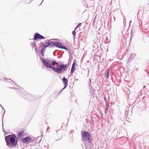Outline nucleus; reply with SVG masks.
Masks as SVG:
<instances>
[{
    "mask_svg": "<svg viewBox=\"0 0 149 149\" xmlns=\"http://www.w3.org/2000/svg\"><path fill=\"white\" fill-rule=\"evenodd\" d=\"M41 61L46 67L52 69L59 74L65 71L68 67V64H59L57 62L47 59L45 60L44 58H41Z\"/></svg>",
    "mask_w": 149,
    "mask_h": 149,
    "instance_id": "obj_1",
    "label": "nucleus"
},
{
    "mask_svg": "<svg viewBox=\"0 0 149 149\" xmlns=\"http://www.w3.org/2000/svg\"><path fill=\"white\" fill-rule=\"evenodd\" d=\"M17 138L15 134H10L6 136L5 138L6 145L11 148L16 147L17 145V140H15Z\"/></svg>",
    "mask_w": 149,
    "mask_h": 149,
    "instance_id": "obj_2",
    "label": "nucleus"
},
{
    "mask_svg": "<svg viewBox=\"0 0 149 149\" xmlns=\"http://www.w3.org/2000/svg\"><path fill=\"white\" fill-rule=\"evenodd\" d=\"M81 141L82 142L89 141L91 137V134L88 132L81 131Z\"/></svg>",
    "mask_w": 149,
    "mask_h": 149,
    "instance_id": "obj_3",
    "label": "nucleus"
},
{
    "mask_svg": "<svg viewBox=\"0 0 149 149\" xmlns=\"http://www.w3.org/2000/svg\"><path fill=\"white\" fill-rule=\"evenodd\" d=\"M49 47H53L55 46L61 49H64L66 50H68L67 48L63 46L61 42H57L49 41Z\"/></svg>",
    "mask_w": 149,
    "mask_h": 149,
    "instance_id": "obj_4",
    "label": "nucleus"
},
{
    "mask_svg": "<svg viewBox=\"0 0 149 149\" xmlns=\"http://www.w3.org/2000/svg\"><path fill=\"white\" fill-rule=\"evenodd\" d=\"M33 39L34 40H37L38 39H45V38L39 34L36 33Z\"/></svg>",
    "mask_w": 149,
    "mask_h": 149,
    "instance_id": "obj_5",
    "label": "nucleus"
},
{
    "mask_svg": "<svg viewBox=\"0 0 149 149\" xmlns=\"http://www.w3.org/2000/svg\"><path fill=\"white\" fill-rule=\"evenodd\" d=\"M62 81L64 84L65 88H66L68 86V80L66 78L63 77L62 79Z\"/></svg>",
    "mask_w": 149,
    "mask_h": 149,
    "instance_id": "obj_6",
    "label": "nucleus"
},
{
    "mask_svg": "<svg viewBox=\"0 0 149 149\" xmlns=\"http://www.w3.org/2000/svg\"><path fill=\"white\" fill-rule=\"evenodd\" d=\"M31 139V137L29 136H27L24 138H23L22 141L24 143H26L28 141H29Z\"/></svg>",
    "mask_w": 149,
    "mask_h": 149,
    "instance_id": "obj_7",
    "label": "nucleus"
},
{
    "mask_svg": "<svg viewBox=\"0 0 149 149\" xmlns=\"http://www.w3.org/2000/svg\"><path fill=\"white\" fill-rule=\"evenodd\" d=\"M104 75L106 77V79H107L109 78V68L105 71Z\"/></svg>",
    "mask_w": 149,
    "mask_h": 149,
    "instance_id": "obj_8",
    "label": "nucleus"
},
{
    "mask_svg": "<svg viewBox=\"0 0 149 149\" xmlns=\"http://www.w3.org/2000/svg\"><path fill=\"white\" fill-rule=\"evenodd\" d=\"M136 56V54L135 53H132L131 54L129 57V59H133Z\"/></svg>",
    "mask_w": 149,
    "mask_h": 149,
    "instance_id": "obj_9",
    "label": "nucleus"
},
{
    "mask_svg": "<svg viewBox=\"0 0 149 149\" xmlns=\"http://www.w3.org/2000/svg\"><path fill=\"white\" fill-rule=\"evenodd\" d=\"M45 50V48L44 47H43L41 50V54L42 56L44 57V53Z\"/></svg>",
    "mask_w": 149,
    "mask_h": 149,
    "instance_id": "obj_10",
    "label": "nucleus"
},
{
    "mask_svg": "<svg viewBox=\"0 0 149 149\" xmlns=\"http://www.w3.org/2000/svg\"><path fill=\"white\" fill-rule=\"evenodd\" d=\"M49 42H46V43H45L43 45V47L45 48L46 47H49Z\"/></svg>",
    "mask_w": 149,
    "mask_h": 149,
    "instance_id": "obj_11",
    "label": "nucleus"
},
{
    "mask_svg": "<svg viewBox=\"0 0 149 149\" xmlns=\"http://www.w3.org/2000/svg\"><path fill=\"white\" fill-rule=\"evenodd\" d=\"M23 132H24L23 131H21L17 133V135L19 137H21Z\"/></svg>",
    "mask_w": 149,
    "mask_h": 149,
    "instance_id": "obj_12",
    "label": "nucleus"
},
{
    "mask_svg": "<svg viewBox=\"0 0 149 149\" xmlns=\"http://www.w3.org/2000/svg\"><path fill=\"white\" fill-rule=\"evenodd\" d=\"M75 30H76L74 29V30L72 32V34L73 36V38L74 39L75 38V37L76 36V32L75 31Z\"/></svg>",
    "mask_w": 149,
    "mask_h": 149,
    "instance_id": "obj_13",
    "label": "nucleus"
},
{
    "mask_svg": "<svg viewBox=\"0 0 149 149\" xmlns=\"http://www.w3.org/2000/svg\"><path fill=\"white\" fill-rule=\"evenodd\" d=\"M31 46L32 47H33L36 46V43L34 42L31 43Z\"/></svg>",
    "mask_w": 149,
    "mask_h": 149,
    "instance_id": "obj_14",
    "label": "nucleus"
},
{
    "mask_svg": "<svg viewBox=\"0 0 149 149\" xmlns=\"http://www.w3.org/2000/svg\"><path fill=\"white\" fill-rule=\"evenodd\" d=\"M108 40V38L107 37L106 38V40H105V42H106L107 43H108L110 42V40H109V41H107Z\"/></svg>",
    "mask_w": 149,
    "mask_h": 149,
    "instance_id": "obj_15",
    "label": "nucleus"
},
{
    "mask_svg": "<svg viewBox=\"0 0 149 149\" xmlns=\"http://www.w3.org/2000/svg\"><path fill=\"white\" fill-rule=\"evenodd\" d=\"M109 103H106V108H107V109H109Z\"/></svg>",
    "mask_w": 149,
    "mask_h": 149,
    "instance_id": "obj_16",
    "label": "nucleus"
},
{
    "mask_svg": "<svg viewBox=\"0 0 149 149\" xmlns=\"http://www.w3.org/2000/svg\"><path fill=\"white\" fill-rule=\"evenodd\" d=\"M75 63L74 62L73 64H72V68H75Z\"/></svg>",
    "mask_w": 149,
    "mask_h": 149,
    "instance_id": "obj_17",
    "label": "nucleus"
},
{
    "mask_svg": "<svg viewBox=\"0 0 149 149\" xmlns=\"http://www.w3.org/2000/svg\"><path fill=\"white\" fill-rule=\"evenodd\" d=\"M75 70V68H71V72L72 73H73L74 72V70Z\"/></svg>",
    "mask_w": 149,
    "mask_h": 149,
    "instance_id": "obj_18",
    "label": "nucleus"
},
{
    "mask_svg": "<svg viewBox=\"0 0 149 149\" xmlns=\"http://www.w3.org/2000/svg\"><path fill=\"white\" fill-rule=\"evenodd\" d=\"M89 87H90L91 86V79H89Z\"/></svg>",
    "mask_w": 149,
    "mask_h": 149,
    "instance_id": "obj_19",
    "label": "nucleus"
},
{
    "mask_svg": "<svg viewBox=\"0 0 149 149\" xmlns=\"http://www.w3.org/2000/svg\"><path fill=\"white\" fill-rule=\"evenodd\" d=\"M108 109H107V108H105L104 113L106 114L107 113Z\"/></svg>",
    "mask_w": 149,
    "mask_h": 149,
    "instance_id": "obj_20",
    "label": "nucleus"
},
{
    "mask_svg": "<svg viewBox=\"0 0 149 149\" xmlns=\"http://www.w3.org/2000/svg\"><path fill=\"white\" fill-rule=\"evenodd\" d=\"M65 88L64 87L63 88H62L59 92V94H60L62 92V91Z\"/></svg>",
    "mask_w": 149,
    "mask_h": 149,
    "instance_id": "obj_21",
    "label": "nucleus"
},
{
    "mask_svg": "<svg viewBox=\"0 0 149 149\" xmlns=\"http://www.w3.org/2000/svg\"><path fill=\"white\" fill-rule=\"evenodd\" d=\"M0 106H1L2 108H3V109L4 111V112L3 113V115H4V114L5 113V110H4V109H3V107L1 105V104H0Z\"/></svg>",
    "mask_w": 149,
    "mask_h": 149,
    "instance_id": "obj_22",
    "label": "nucleus"
},
{
    "mask_svg": "<svg viewBox=\"0 0 149 149\" xmlns=\"http://www.w3.org/2000/svg\"><path fill=\"white\" fill-rule=\"evenodd\" d=\"M79 26L78 25H77V26L75 27V30H76V29L79 27Z\"/></svg>",
    "mask_w": 149,
    "mask_h": 149,
    "instance_id": "obj_23",
    "label": "nucleus"
},
{
    "mask_svg": "<svg viewBox=\"0 0 149 149\" xmlns=\"http://www.w3.org/2000/svg\"><path fill=\"white\" fill-rule=\"evenodd\" d=\"M79 26L78 25H77V26L75 27V30H76V29L79 27Z\"/></svg>",
    "mask_w": 149,
    "mask_h": 149,
    "instance_id": "obj_24",
    "label": "nucleus"
},
{
    "mask_svg": "<svg viewBox=\"0 0 149 149\" xmlns=\"http://www.w3.org/2000/svg\"><path fill=\"white\" fill-rule=\"evenodd\" d=\"M81 23H79V24H78V25L79 26H80V25H81Z\"/></svg>",
    "mask_w": 149,
    "mask_h": 149,
    "instance_id": "obj_25",
    "label": "nucleus"
},
{
    "mask_svg": "<svg viewBox=\"0 0 149 149\" xmlns=\"http://www.w3.org/2000/svg\"><path fill=\"white\" fill-rule=\"evenodd\" d=\"M49 127H48V128H47V130H48V129H49Z\"/></svg>",
    "mask_w": 149,
    "mask_h": 149,
    "instance_id": "obj_26",
    "label": "nucleus"
},
{
    "mask_svg": "<svg viewBox=\"0 0 149 149\" xmlns=\"http://www.w3.org/2000/svg\"><path fill=\"white\" fill-rule=\"evenodd\" d=\"M35 50L36 51L37 50V49L36 47L35 48Z\"/></svg>",
    "mask_w": 149,
    "mask_h": 149,
    "instance_id": "obj_27",
    "label": "nucleus"
},
{
    "mask_svg": "<svg viewBox=\"0 0 149 149\" xmlns=\"http://www.w3.org/2000/svg\"><path fill=\"white\" fill-rule=\"evenodd\" d=\"M113 18H114V21H115V18L114 17H113Z\"/></svg>",
    "mask_w": 149,
    "mask_h": 149,
    "instance_id": "obj_28",
    "label": "nucleus"
},
{
    "mask_svg": "<svg viewBox=\"0 0 149 149\" xmlns=\"http://www.w3.org/2000/svg\"><path fill=\"white\" fill-rule=\"evenodd\" d=\"M3 119L2 120V123H3ZM2 126H3V125L2 124Z\"/></svg>",
    "mask_w": 149,
    "mask_h": 149,
    "instance_id": "obj_29",
    "label": "nucleus"
},
{
    "mask_svg": "<svg viewBox=\"0 0 149 149\" xmlns=\"http://www.w3.org/2000/svg\"><path fill=\"white\" fill-rule=\"evenodd\" d=\"M68 124V123L66 124V125H67Z\"/></svg>",
    "mask_w": 149,
    "mask_h": 149,
    "instance_id": "obj_30",
    "label": "nucleus"
},
{
    "mask_svg": "<svg viewBox=\"0 0 149 149\" xmlns=\"http://www.w3.org/2000/svg\"><path fill=\"white\" fill-rule=\"evenodd\" d=\"M13 82L14 83H15L14 82V81H13Z\"/></svg>",
    "mask_w": 149,
    "mask_h": 149,
    "instance_id": "obj_31",
    "label": "nucleus"
},
{
    "mask_svg": "<svg viewBox=\"0 0 149 149\" xmlns=\"http://www.w3.org/2000/svg\"><path fill=\"white\" fill-rule=\"evenodd\" d=\"M43 0H42V1H43ZM43 1H42V2Z\"/></svg>",
    "mask_w": 149,
    "mask_h": 149,
    "instance_id": "obj_32",
    "label": "nucleus"
}]
</instances>
